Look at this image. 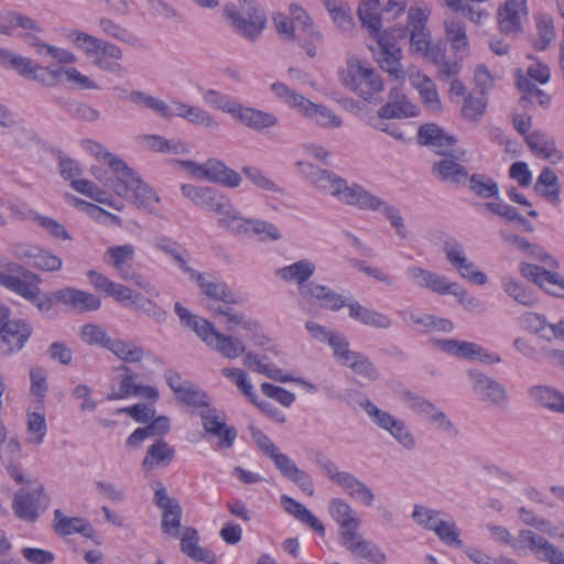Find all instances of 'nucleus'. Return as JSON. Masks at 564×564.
I'll use <instances>...</instances> for the list:
<instances>
[{"label": "nucleus", "instance_id": "473e14b6", "mask_svg": "<svg viewBox=\"0 0 564 564\" xmlns=\"http://www.w3.org/2000/svg\"><path fill=\"white\" fill-rule=\"evenodd\" d=\"M226 12L231 20L236 31L252 42L258 39L264 29L265 19L263 15L256 14L254 18L251 19V17L247 18L235 10H230L229 8H226Z\"/></svg>", "mask_w": 564, "mask_h": 564}, {"label": "nucleus", "instance_id": "aec40b11", "mask_svg": "<svg viewBox=\"0 0 564 564\" xmlns=\"http://www.w3.org/2000/svg\"><path fill=\"white\" fill-rule=\"evenodd\" d=\"M528 17L527 0H506L498 10V23L505 34L521 31V21Z\"/></svg>", "mask_w": 564, "mask_h": 564}, {"label": "nucleus", "instance_id": "bb28decb", "mask_svg": "<svg viewBox=\"0 0 564 564\" xmlns=\"http://www.w3.org/2000/svg\"><path fill=\"white\" fill-rule=\"evenodd\" d=\"M24 279L12 275L4 271H0V285L17 293L25 300L34 296L33 291H36V286L41 283V278L31 272H23Z\"/></svg>", "mask_w": 564, "mask_h": 564}, {"label": "nucleus", "instance_id": "de8ad7c7", "mask_svg": "<svg viewBox=\"0 0 564 564\" xmlns=\"http://www.w3.org/2000/svg\"><path fill=\"white\" fill-rule=\"evenodd\" d=\"M55 101L65 112L78 120L91 122L100 116L97 109L73 99L56 98Z\"/></svg>", "mask_w": 564, "mask_h": 564}, {"label": "nucleus", "instance_id": "412c9836", "mask_svg": "<svg viewBox=\"0 0 564 564\" xmlns=\"http://www.w3.org/2000/svg\"><path fill=\"white\" fill-rule=\"evenodd\" d=\"M196 283L208 299L224 304H238L241 299L223 281H219L209 273H202L196 276Z\"/></svg>", "mask_w": 564, "mask_h": 564}, {"label": "nucleus", "instance_id": "6e6d98bb", "mask_svg": "<svg viewBox=\"0 0 564 564\" xmlns=\"http://www.w3.org/2000/svg\"><path fill=\"white\" fill-rule=\"evenodd\" d=\"M28 442L34 445H41L47 432L45 416L39 412L28 414L26 422Z\"/></svg>", "mask_w": 564, "mask_h": 564}, {"label": "nucleus", "instance_id": "e433bc0d", "mask_svg": "<svg viewBox=\"0 0 564 564\" xmlns=\"http://www.w3.org/2000/svg\"><path fill=\"white\" fill-rule=\"evenodd\" d=\"M531 400L554 412L564 413V394L549 386H533L528 391Z\"/></svg>", "mask_w": 564, "mask_h": 564}, {"label": "nucleus", "instance_id": "f8f14e48", "mask_svg": "<svg viewBox=\"0 0 564 564\" xmlns=\"http://www.w3.org/2000/svg\"><path fill=\"white\" fill-rule=\"evenodd\" d=\"M32 333L33 327L24 319L7 321L0 327V355L9 356L20 351Z\"/></svg>", "mask_w": 564, "mask_h": 564}, {"label": "nucleus", "instance_id": "ddd939ff", "mask_svg": "<svg viewBox=\"0 0 564 564\" xmlns=\"http://www.w3.org/2000/svg\"><path fill=\"white\" fill-rule=\"evenodd\" d=\"M432 341L442 351L459 358L480 360L486 364H496L501 360L498 355L489 354L480 345L471 341H460L456 339H432Z\"/></svg>", "mask_w": 564, "mask_h": 564}, {"label": "nucleus", "instance_id": "338daca9", "mask_svg": "<svg viewBox=\"0 0 564 564\" xmlns=\"http://www.w3.org/2000/svg\"><path fill=\"white\" fill-rule=\"evenodd\" d=\"M67 39L83 50L87 55H95L100 53V45L102 40L97 39L90 34L82 31H72L68 33Z\"/></svg>", "mask_w": 564, "mask_h": 564}, {"label": "nucleus", "instance_id": "864d4df0", "mask_svg": "<svg viewBox=\"0 0 564 564\" xmlns=\"http://www.w3.org/2000/svg\"><path fill=\"white\" fill-rule=\"evenodd\" d=\"M0 65L3 67L12 68L17 70L20 76L26 77L29 79L32 78L35 69H39L37 63H34L28 57L17 55L9 50L6 51V57H3Z\"/></svg>", "mask_w": 564, "mask_h": 564}, {"label": "nucleus", "instance_id": "a878e982", "mask_svg": "<svg viewBox=\"0 0 564 564\" xmlns=\"http://www.w3.org/2000/svg\"><path fill=\"white\" fill-rule=\"evenodd\" d=\"M380 67L395 79H403L405 72L401 66V46L390 44L387 37L378 40Z\"/></svg>", "mask_w": 564, "mask_h": 564}, {"label": "nucleus", "instance_id": "13d9d810", "mask_svg": "<svg viewBox=\"0 0 564 564\" xmlns=\"http://www.w3.org/2000/svg\"><path fill=\"white\" fill-rule=\"evenodd\" d=\"M444 513L440 510H434L422 505L413 507L412 519L413 521L425 530L434 531L437 522L442 520Z\"/></svg>", "mask_w": 564, "mask_h": 564}, {"label": "nucleus", "instance_id": "39448f33", "mask_svg": "<svg viewBox=\"0 0 564 564\" xmlns=\"http://www.w3.org/2000/svg\"><path fill=\"white\" fill-rule=\"evenodd\" d=\"M343 84L368 101H376L377 95L383 90V82L380 76L373 68L365 66L358 58L348 61Z\"/></svg>", "mask_w": 564, "mask_h": 564}, {"label": "nucleus", "instance_id": "6ab92c4d", "mask_svg": "<svg viewBox=\"0 0 564 564\" xmlns=\"http://www.w3.org/2000/svg\"><path fill=\"white\" fill-rule=\"evenodd\" d=\"M300 295L308 303H317L321 307L330 311H339L346 305V300L340 294L314 282H308L307 286H303L300 290Z\"/></svg>", "mask_w": 564, "mask_h": 564}, {"label": "nucleus", "instance_id": "393cba45", "mask_svg": "<svg viewBox=\"0 0 564 564\" xmlns=\"http://www.w3.org/2000/svg\"><path fill=\"white\" fill-rule=\"evenodd\" d=\"M54 296L57 302L70 305L79 312L97 311L101 305L97 295L74 288L61 289L54 292Z\"/></svg>", "mask_w": 564, "mask_h": 564}, {"label": "nucleus", "instance_id": "58836bf2", "mask_svg": "<svg viewBox=\"0 0 564 564\" xmlns=\"http://www.w3.org/2000/svg\"><path fill=\"white\" fill-rule=\"evenodd\" d=\"M281 505L284 510L296 518L302 523L307 524L310 528L315 530L319 535L325 534V527L323 523L314 516L312 512L306 509L302 503L297 502L295 499L283 495L281 497Z\"/></svg>", "mask_w": 564, "mask_h": 564}, {"label": "nucleus", "instance_id": "bf43d9fd", "mask_svg": "<svg viewBox=\"0 0 564 564\" xmlns=\"http://www.w3.org/2000/svg\"><path fill=\"white\" fill-rule=\"evenodd\" d=\"M446 39L456 51L466 50L468 40L466 36L465 25L462 21L452 19L445 21Z\"/></svg>", "mask_w": 564, "mask_h": 564}, {"label": "nucleus", "instance_id": "cd10ccee", "mask_svg": "<svg viewBox=\"0 0 564 564\" xmlns=\"http://www.w3.org/2000/svg\"><path fill=\"white\" fill-rule=\"evenodd\" d=\"M199 535L196 529L185 528L181 538V551L195 562L215 564L217 556L214 552L198 545Z\"/></svg>", "mask_w": 564, "mask_h": 564}, {"label": "nucleus", "instance_id": "20e7f679", "mask_svg": "<svg viewBox=\"0 0 564 564\" xmlns=\"http://www.w3.org/2000/svg\"><path fill=\"white\" fill-rule=\"evenodd\" d=\"M110 169L118 175L117 182L111 185L120 197H127L129 192L133 194V203L141 207H148L151 202L159 203L156 192L129 167L120 158H110Z\"/></svg>", "mask_w": 564, "mask_h": 564}, {"label": "nucleus", "instance_id": "7ed1b4c3", "mask_svg": "<svg viewBox=\"0 0 564 564\" xmlns=\"http://www.w3.org/2000/svg\"><path fill=\"white\" fill-rule=\"evenodd\" d=\"M271 89L281 101L286 104L290 108L297 110L303 117L318 127L336 129L343 123L341 119L329 108L313 102L283 83L272 84Z\"/></svg>", "mask_w": 564, "mask_h": 564}, {"label": "nucleus", "instance_id": "69168bd1", "mask_svg": "<svg viewBox=\"0 0 564 564\" xmlns=\"http://www.w3.org/2000/svg\"><path fill=\"white\" fill-rule=\"evenodd\" d=\"M80 338L88 345H98L106 349L112 339L101 326L95 324H85L82 326Z\"/></svg>", "mask_w": 564, "mask_h": 564}, {"label": "nucleus", "instance_id": "a18cd8bd", "mask_svg": "<svg viewBox=\"0 0 564 564\" xmlns=\"http://www.w3.org/2000/svg\"><path fill=\"white\" fill-rule=\"evenodd\" d=\"M468 188L478 197L498 198L499 185L496 181L485 174H471L467 180Z\"/></svg>", "mask_w": 564, "mask_h": 564}, {"label": "nucleus", "instance_id": "ea45409f", "mask_svg": "<svg viewBox=\"0 0 564 564\" xmlns=\"http://www.w3.org/2000/svg\"><path fill=\"white\" fill-rule=\"evenodd\" d=\"M243 365L252 371L262 373L268 378L279 382H290L293 378L290 375H283L282 370L271 362H264L260 354L247 352L243 358Z\"/></svg>", "mask_w": 564, "mask_h": 564}, {"label": "nucleus", "instance_id": "052dcab7", "mask_svg": "<svg viewBox=\"0 0 564 564\" xmlns=\"http://www.w3.org/2000/svg\"><path fill=\"white\" fill-rule=\"evenodd\" d=\"M204 101L219 110H223L224 112H228L235 116L237 109H239V102L231 99L229 96L221 94L220 91L209 89L204 93L203 95Z\"/></svg>", "mask_w": 564, "mask_h": 564}, {"label": "nucleus", "instance_id": "1a4fd4ad", "mask_svg": "<svg viewBox=\"0 0 564 564\" xmlns=\"http://www.w3.org/2000/svg\"><path fill=\"white\" fill-rule=\"evenodd\" d=\"M467 376L471 381L473 391L481 401L500 409L508 406L509 395L507 389L499 381L474 369H469Z\"/></svg>", "mask_w": 564, "mask_h": 564}, {"label": "nucleus", "instance_id": "4be33fe9", "mask_svg": "<svg viewBox=\"0 0 564 564\" xmlns=\"http://www.w3.org/2000/svg\"><path fill=\"white\" fill-rule=\"evenodd\" d=\"M315 464L321 468V470L335 484L340 486L347 494L350 496V492H354L361 487L362 481L355 477L352 474L347 471H339L336 464L328 458L325 454L321 452L315 453L314 457Z\"/></svg>", "mask_w": 564, "mask_h": 564}, {"label": "nucleus", "instance_id": "8fccbe9b", "mask_svg": "<svg viewBox=\"0 0 564 564\" xmlns=\"http://www.w3.org/2000/svg\"><path fill=\"white\" fill-rule=\"evenodd\" d=\"M218 225L226 228L232 235H248L249 234V218L241 217L240 213L235 209L231 202L229 203L228 212L220 214Z\"/></svg>", "mask_w": 564, "mask_h": 564}, {"label": "nucleus", "instance_id": "603ef678", "mask_svg": "<svg viewBox=\"0 0 564 564\" xmlns=\"http://www.w3.org/2000/svg\"><path fill=\"white\" fill-rule=\"evenodd\" d=\"M107 349L126 362H138L144 356V350L142 347L137 346L131 341H124L120 339L112 338Z\"/></svg>", "mask_w": 564, "mask_h": 564}, {"label": "nucleus", "instance_id": "4c0bfd02", "mask_svg": "<svg viewBox=\"0 0 564 564\" xmlns=\"http://www.w3.org/2000/svg\"><path fill=\"white\" fill-rule=\"evenodd\" d=\"M411 84L417 89L423 104L432 112L442 110V102L435 84L427 76L416 74L410 77Z\"/></svg>", "mask_w": 564, "mask_h": 564}, {"label": "nucleus", "instance_id": "5fc2aeb1", "mask_svg": "<svg viewBox=\"0 0 564 564\" xmlns=\"http://www.w3.org/2000/svg\"><path fill=\"white\" fill-rule=\"evenodd\" d=\"M126 99L130 100L131 102L135 105H143L144 107L155 111L158 115H160L163 118H170V107L166 102L163 100L155 98L153 96H150L145 94L144 91L140 90H131L127 96H124Z\"/></svg>", "mask_w": 564, "mask_h": 564}, {"label": "nucleus", "instance_id": "c756f323", "mask_svg": "<svg viewBox=\"0 0 564 564\" xmlns=\"http://www.w3.org/2000/svg\"><path fill=\"white\" fill-rule=\"evenodd\" d=\"M206 180L217 183L229 188L238 187L242 178L232 169H229L224 162L217 159H208L206 161Z\"/></svg>", "mask_w": 564, "mask_h": 564}, {"label": "nucleus", "instance_id": "f704fd0d", "mask_svg": "<svg viewBox=\"0 0 564 564\" xmlns=\"http://www.w3.org/2000/svg\"><path fill=\"white\" fill-rule=\"evenodd\" d=\"M345 306L349 308V316L364 325L383 329L390 328L392 325V321L389 316L367 308L358 302H346Z\"/></svg>", "mask_w": 564, "mask_h": 564}, {"label": "nucleus", "instance_id": "b1692460", "mask_svg": "<svg viewBox=\"0 0 564 564\" xmlns=\"http://www.w3.org/2000/svg\"><path fill=\"white\" fill-rule=\"evenodd\" d=\"M516 85L522 94L519 99V105L523 109L533 107L534 102H538L543 108H547L550 106L551 96L540 89L535 83L528 78V76H524L521 69L516 72Z\"/></svg>", "mask_w": 564, "mask_h": 564}, {"label": "nucleus", "instance_id": "37998d69", "mask_svg": "<svg viewBox=\"0 0 564 564\" xmlns=\"http://www.w3.org/2000/svg\"><path fill=\"white\" fill-rule=\"evenodd\" d=\"M488 97L481 94H468L460 108V117L468 122H479L486 111Z\"/></svg>", "mask_w": 564, "mask_h": 564}, {"label": "nucleus", "instance_id": "6e6552de", "mask_svg": "<svg viewBox=\"0 0 564 564\" xmlns=\"http://www.w3.org/2000/svg\"><path fill=\"white\" fill-rule=\"evenodd\" d=\"M466 155V150L460 148L442 155L432 164V173L443 183L455 187L465 186L469 176L467 169L463 165L467 161Z\"/></svg>", "mask_w": 564, "mask_h": 564}, {"label": "nucleus", "instance_id": "a19ab883", "mask_svg": "<svg viewBox=\"0 0 564 564\" xmlns=\"http://www.w3.org/2000/svg\"><path fill=\"white\" fill-rule=\"evenodd\" d=\"M227 305L228 304L220 305L213 303L208 305V310L214 314L224 316L226 318L228 332H234L236 326H241L249 332H257L259 329V324L257 322L245 319L242 314L235 312Z\"/></svg>", "mask_w": 564, "mask_h": 564}, {"label": "nucleus", "instance_id": "4468645a", "mask_svg": "<svg viewBox=\"0 0 564 564\" xmlns=\"http://www.w3.org/2000/svg\"><path fill=\"white\" fill-rule=\"evenodd\" d=\"M339 541L355 557L368 560L373 564H384L387 560L377 544L364 539L357 531L340 532Z\"/></svg>", "mask_w": 564, "mask_h": 564}, {"label": "nucleus", "instance_id": "3c124183", "mask_svg": "<svg viewBox=\"0 0 564 564\" xmlns=\"http://www.w3.org/2000/svg\"><path fill=\"white\" fill-rule=\"evenodd\" d=\"M344 366L350 368L357 376L369 381H375L379 378L377 367L362 352L356 351L347 361H345Z\"/></svg>", "mask_w": 564, "mask_h": 564}, {"label": "nucleus", "instance_id": "0e129e2a", "mask_svg": "<svg viewBox=\"0 0 564 564\" xmlns=\"http://www.w3.org/2000/svg\"><path fill=\"white\" fill-rule=\"evenodd\" d=\"M176 399L188 406H209V398L207 394L199 388L195 387L192 382L188 383L183 389V391L176 395Z\"/></svg>", "mask_w": 564, "mask_h": 564}, {"label": "nucleus", "instance_id": "2f4dec72", "mask_svg": "<svg viewBox=\"0 0 564 564\" xmlns=\"http://www.w3.org/2000/svg\"><path fill=\"white\" fill-rule=\"evenodd\" d=\"M175 457V449L163 438L156 440L147 451L142 467L149 471L154 467H166Z\"/></svg>", "mask_w": 564, "mask_h": 564}, {"label": "nucleus", "instance_id": "a211bd4d", "mask_svg": "<svg viewBox=\"0 0 564 564\" xmlns=\"http://www.w3.org/2000/svg\"><path fill=\"white\" fill-rule=\"evenodd\" d=\"M417 139L421 144L432 148L441 156L454 151L453 147L457 142L454 135L447 134L444 129L435 123L421 126Z\"/></svg>", "mask_w": 564, "mask_h": 564}, {"label": "nucleus", "instance_id": "c03bdc74", "mask_svg": "<svg viewBox=\"0 0 564 564\" xmlns=\"http://www.w3.org/2000/svg\"><path fill=\"white\" fill-rule=\"evenodd\" d=\"M534 191L552 203L560 202V185L557 176L553 170L545 167L539 175L534 185Z\"/></svg>", "mask_w": 564, "mask_h": 564}, {"label": "nucleus", "instance_id": "4d7b16f0", "mask_svg": "<svg viewBox=\"0 0 564 564\" xmlns=\"http://www.w3.org/2000/svg\"><path fill=\"white\" fill-rule=\"evenodd\" d=\"M530 150L542 159H550L554 150V142L547 134L541 131H534L525 137Z\"/></svg>", "mask_w": 564, "mask_h": 564}, {"label": "nucleus", "instance_id": "79ce46f5", "mask_svg": "<svg viewBox=\"0 0 564 564\" xmlns=\"http://www.w3.org/2000/svg\"><path fill=\"white\" fill-rule=\"evenodd\" d=\"M379 0H361L358 7V17L361 25L371 35H378L381 29V19L378 13Z\"/></svg>", "mask_w": 564, "mask_h": 564}, {"label": "nucleus", "instance_id": "423d86ee", "mask_svg": "<svg viewBox=\"0 0 564 564\" xmlns=\"http://www.w3.org/2000/svg\"><path fill=\"white\" fill-rule=\"evenodd\" d=\"M135 249L132 245L109 247L104 253V261L112 267L119 278L124 281H133L138 286L151 295H159L155 288L137 273L132 267Z\"/></svg>", "mask_w": 564, "mask_h": 564}, {"label": "nucleus", "instance_id": "f03ea898", "mask_svg": "<svg viewBox=\"0 0 564 564\" xmlns=\"http://www.w3.org/2000/svg\"><path fill=\"white\" fill-rule=\"evenodd\" d=\"M491 539L513 549H527L540 562L564 564V551L551 543L546 538L531 530H520L519 539H513L506 527L488 524Z\"/></svg>", "mask_w": 564, "mask_h": 564}, {"label": "nucleus", "instance_id": "680f3d73", "mask_svg": "<svg viewBox=\"0 0 564 564\" xmlns=\"http://www.w3.org/2000/svg\"><path fill=\"white\" fill-rule=\"evenodd\" d=\"M536 29L539 34V42L535 44V48L539 51H544L556 37L552 18L544 14L538 15Z\"/></svg>", "mask_w": 564, "mask_h": 564}, {"label": "nucleus", "instance_id": "c85d7f7f", "mask_svg": "<svg viewBox=\"0 0 564 564\" xmlns=\"http://www.w3.org/2000/svg\"><path fill=\"white\" fill-rule=\"evenodd\" d=\"M53 529L61 536L80 533L86 538H91L94 529L91 524L78 517H66L59 509L54 511Z\"/></svg>", "mask_w": 564, "mask_h": 564}, {"label": "nucleus", "instance_id": "9d476101", "mask_svg": "<svg viewBox=\"0 0 564 564\" xmlns=\"http://www.w3.org/2000/svg\"><path fill=\"white\" fill-rule=\"evenodd\" d=\"M443 252L447 261L456 269L463 279L477 285L487 283L486 273L476 269L474 262L469 261L465 254L464 247L455 239H447L443 245Z\"/></svg>", "mask_w": 564, "mask_h": 564}, {"label": "nucleus", "instance_id": "dca6fc26", "mask_svg": "<svg viewBox=\"0 0 564 564\" xmlns=\"http://www.w3.org/2000/svg\"><path fill=\"white\" fill-rule=\"evenodd\" d=\"M44 486L34 482L32 487L18 490L14 495L12 508L15 514L23 520L34 521L37 518L40 498L43 495Z\"/></svg>", "mask_w": 564, "mask_h": 564}, {"label": "nucleus", "instance_id": "774afa93", "mask_svg": "<svg viewBox=\"0 0 564 564\" xmlns=\"http://www.w3.org/2000/svg\"><path fill=\"white\" fill-rule=\"evenodd\" d=\"M438 539L446 545L460 546L463 544L459 539V532L456 528L455 522L452 519H443L437 522V527L433 531Z\"/></svg>", "mask_w": 564, "mask_h": 564}, {"label": "nucleus", "instance_id": "72a5a7b5", "mask_svg": "<svg viewBox=\"0 0 564 564\" xmlns=\"http://www.w3.org/2000/svg\"><path fill=\"white\" fill-rule=\"evenodd\" d=\"M328 511L332 518L339 524L340 532L358 531L360 519L346 501L338 498L332 499L328 503Z\"/></svg>", "mask_w": 564, "mask_h": 564}, {"label": "nucleus", "instance_id": "09e8293b", "mask_svg": "<svg viewBox=\"0 0 564 564\" xmlns=\"http://www.w3.org/2000/svg\"><path fill=\"white\" fill-rule=\"evenodd\" d=\"M501 286L510 297L523 306L531 307L538 303V297L530 289L511 278L502 279Z\"/></svg>", "mask_w": 564, "mask_h": 564}, {"label": "nucleus", "instance_id": "5701e85b", "mask_svg": "<svg viewBox=\"0 0 564 564\" xmlns=\"http://www.w3.org/2000/svg\"><path fill=\"white\" fill-rule=\"evenodd\" d=\"M204 430L212 436L219 438V445L226 448L232 446L237 436L236 430L228 426L215 409H208L200 413Z\"/></svg>", "mask_w": 564, "mask_h": 564}, {"label": "nucleus", "instance_id": "7c9ffc66", "mask_svg": "<svg viewBox=\"0 0 564 564\" xmlns=\"http://www.w3.org/2000/svg\"><path fill=\"white\" fill-rule=\"evenodd\" d=\"M234 117L237 118L246 127L256 131L272 128L279 122L278 117L274 113L254 108H247L241 104L239 105V109H237Z\"/></svg>", "mask_w": 564, "mask_h": 564}, {"label": "nucleus", "instance_id": "e2e57ef3", "mask_svg": "<svg viewBox=\"0 0 564 564\" xmlns=\"http://www.w3.org/2000/svg\"><path fill=\"white\" fill-rule=\"evenodd\" d=\"M290 14L293 24L295 23L297 28L311 35L313 39H321L319 32L316 30L311 17L303 8L297 4H291Z\"/></svg>", "mask_w": 564, "mask_h": 564}, {"label": "nucleus", "instance_id": "9b49d317", "mask_svg": "<svg viewBox=\"0 0 564 564\" xmlns=\"http://www.w3.org/2000/svg\"><path fill=\"white\" fill-rule=\"evenodd\" d=\"M202 327H205V329H198L200 339L223 357L236 359L245 354L246 346L239 338L219 333L209 322H204Z\"/></svg>", "mask_w": 564, "mask_h": 564}, {"label": "nucleus", "instance_id": "0eeeda50", "mask_svg": "<svg viewBox=\"0 0 564 564\" xmlns=\"http://www.w3.org/2000/svg\"><path fill=\"white\" fill-rule=\"evenodd\" d=\"M360 405L370 416L372 422L380 429L387 431L401 446L406 449L414 448V437L403 421L383 410H380L370 400H366Z\"/></svg>", "mask_w": 564, "mask_h": 564}, {"label": "nucleus", "instance_id": "c9c22d12", "mask_svg": "<svg viewBox=\"0 0 564 564\" xmlns=\"http://www.w3.org/2000/svg\"><path fill=\"white\" fill-rule=\"evenodd\" d=\"M314 272L315 264L307 259H303L279 269L276 274L283 281L295 282L299 285L300 291L303 286H307V281Z\"/></svg>", "mask_w": 564, "mask_h": 564}, {"label": "nucleus", "instance_id": "2eb2a0df", "mask_svg": "<svg viewBox=\"0 0 564 564\" xmlns=\"http://www.w3.org/2000/svg\"><path fill=\"white\" fill-rule=\"evenodd\" d=\"M521 274L553 296L564 297V276L532 263H523Z\"/></svg>", "mask_w": 564, "mask_h": 564}, {"label": "nucleus", "instance_id": "49530a36", "mask_svg": "<svg viewBox=\"0 0 564 564\" xmlns=\"http://www.w3.org/2000/svg\"><path fill=\"white\" fill-rule=\"evenodd\" d=\"M230 199L216 189L204 186L196 202V206L215 212L220 215L228 212Z\"/></svg>", "mask_w": 564, "mask_h": 564}, {"label": "nucleus", "instance_id": "f257e3e1", "mask_svg": "<svg viewBox=\"0 0 564 564\" xmlns=\"http://www.w3.org/2000/svg\"><path fill=\"white\" fill-rule=\"evenodd\" d=\"M300 165L303 167L302 173L312 186L343 204L366 210H379L382 205L381 198L356 183L348 185L345 178L332 171L321 169L312 163H300Z\"/></svg>", "mask_w": 564, "mask_h": 564}, {"label": "nucleus", "instance_id": "f3484780", "mask_svg": "<svg viewBox=\"0 0 564 564\" xmlns=\"http://www.w3.org/2000/svg\"><path fill=\"white\" fill-rule=\"evenodd\" d=\"M270 459L283 477L297 485L306 495H314V486L311 476L300 469L288 455L278 449Z\"/></svg>", "mask_w": 564, "mask_h": 564}]
</instances>
